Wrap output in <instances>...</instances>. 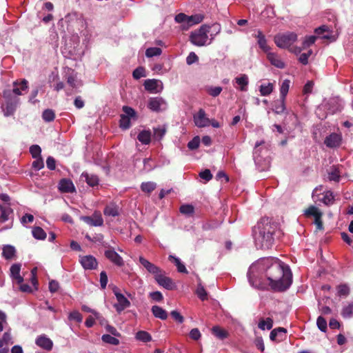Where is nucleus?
<instances>
[{"label":"nucleus","mask_w":353,"mask_h":353,"mask_svg":"<svg viewBox=\"0 0 353 353\" xmlns=\"http://www.w3.org/2000/svg\"><path fill=\"white\" fill-rule=\"evenodd\" d=\"M81 177L85 179L86 183L92 187L96 186L99 184V178L97 175L89 174L88 173H82Z\"/></svg>","instance_id":"obj_26"},{"label":"nucleus","mask_w":353,"mask_h":353,"mask_svg":"<svg viewBox=\"0 0 353 353\" xmlns=\"http://www.w3.org/2000/svg\"><path fill=\"white\" fill-rule=\"evenodd\" d=\"M222 91V88L220 86L216 87H210L208 88V93L212 97H216L219 96Z\"/></svg>","instance_id":"obj_51"},{"label":"nucleus","mask_w":353,"mask_h":353,"mask_svg":"<svg viewBox=\"0 0 353 353\" xmlns=\"http://www.w3.org/2000/svg\"><path fill=\"white\" fill-rule=\"evenodd\" d=\"M138 140L143 144H148L151 140V132L149 130L141 131L137 137Z\"/></svg>","instance_id":"obj_29"},{"label":"nucleus","mask_w":353,"mask_h":353,"mask_svg":"<svg viewBox=\"0 0 353 353\" xmlns=\"http://www.w3.org/2000/svg\"><path fill=\"white\" fill-rule=\"evenodd\" d=\"M341 314L344 319L353 317V301L347 302L342 307Z\"/></svg>","instance_id":"obj_23"},{"label":"nucleus","mask_w":353,"mask_h":353,"mask_svg":"<svg viewBox=\"0 0 353 353\" xmlns=\"http://www.w3.org/2000/svg\"><path fill=\"white\" fill-rule=\"evenodd\" d=\"M258 41L257 43L260 47V48L268 54L270 52V48L267 44V40L265 39V35L261 30L257 31V34L255 36Z\"/></svg>","instance_id":"obj_21"},{"label":"nucleus","mask_w":353,"mask_h":353,"mask_svg":"<svg viewBox=\"0 0 353 353\" xmlns=\"http://www.w3.org/2000/svg\"><path fill=\"white\" fill-rule=\"evenodd\" d=\"M103 213L106 216H117L119 214L118 208L113 204L108 205L105 208Z\"/></svg>","instance_id":"obj_36"},{"label":"nucleus","mask_w":353,"mask_h":353,"mask_svg":"<svg viewBox=\"0 0 353 353\" xmlns=\"http://www.w3.org/2000/svg\"><path fill=\"white\" fill-rule=\"evenodd\" d=\"M113 292L117 301V303L114 304V307L118 313H121L130 306V301L119 292L117 288L113 289Z\"/></svg>","instance_id":"obj_7"},{"label":"nucleus","mask_w":353,"mask_h":353,"mask_svg":"<svg viewBox=\"0 0 353 353\" xmlns=\"http://www.w3.org/2000/svg\"><path fill=\"white\" fill-rule=\"evenodd\" d=\"M32 236L39 240H44L46 238V232L41 227H34L32 230Z\"/></svg>","instance_id":"obj_34"},{"label":"nucleus","mask_w":353,"mask_h":353,"mask_svg":"<svg viewBox=\"0 0 353 353\" xmlns=\"http://www.w3.org/2000/svg\"><path fill=\"white\" fill-rule=\"evenodd\" d=\"M267 58L271 64L277 68L283 69L285 67V63L281 60L280 57L274 52H268Z\"/></svg>","instance_id":"obj_19"},{"label":"nucleus","mask_w":353,"mask_h":353,"mask_svg":"<svg viewBox=\"0 0 353 353\" xmlns=\"http://www.w3.org/2000/svg\"><path fill=\"white\" fill-rule=\"evenodd\" d=\"M258 327L261 330H270L273 327V320L269 317L266 319H261L259 322Z\"/></svg>","instance_id":"obj_31"},{"label":"nucleus","mask_w":353,"mask_h":353,"mask_svg":"<svg viewBox=\"0 0 353 353\" xmlns=\"http://www.w3.org/2000/svg\"><path fill=\"white\" fill-rule=\"evenodd\" d=\"M196 294L202 300L204 301L207 299V292L204 288L201 285L199 286L196 290Z\"/></svg>","instance_id":"obj_62"},{"label":"nucleus","mask_w":353,"mask_h":353,"mask_svg":"<svg viewBox=\"0 0 353 353\" xmlns=\"http://www.w3.org/2000/svg\"><path fill=\"white\" fill-rule=\"evenodd\" d=\"M35 343L41 348L48 351L51 350L53 346L52 340L46 335L39 336L36 339Z\"/></svg>","instance_id":"obj_16"},{"label":"nucleus","mask_w":353,"mask_h":353,"mask_svg":"<svg viewBox=\"0 0 353 353\" xmlns=\"http://www.w3.org/2000/svg\"><path fill=\"white\" fill-rule=\"evenodd\" d=\"M198 56L193 52H190L186 58V63L188 65H192L194 63L198 61Z\"/></svg>","instance_id":"obj_58"},{"label":"nucleus","mask_w":353,"mask_h":353,"mask_svg":"<svg viewBox=\"0 0 353 353\" xmlns=\"http://www.w3.org/2000/svg\"><path fill=\"white\" fill-rule=\"evenodd\" d=\"M275 230L276 226L271 223L269 218H262L254 230L256 246L262 250L270 249L274 242Z\"/></svg>","instance_id":"obj_2"},{"label":"nucleus","mask_w":353,"mask_h":353,"mask_svg":"<svg viewBox=\"0 0 353 353\" xmlns=\"http://www.w3.org/2000/svg\"><path fill=\"white\" fill-rule=\"evenodd\" d=\"M274 90V85L272 83L262 84L260 85L259 92L261 96H268Z\"/></svg>","instance_id":"obj_32"},{"label":"nucleus","mask_w":353,"mask_h":353,"mask_svg":"<svg viewBox=\"0 0 353 353\" xmlns=\"http://www.w3.org/2000/svg\"><path fill=\"white\" fill-rule=\"evenodd\" d=\"M193 120L198 128H205L210 124V119L207 117L203 109H200L196 114H194Z\"/></svg>","instance_id":"obj_10"},{"label":"nucleus","mask_w":353,"mask_h":353,"mask_svg":"<svg viewBox=\"0 0 353 353\" xmlns=\"http://www.w3.org/2000/svg\"><path fill=\"white\" fill-rule=\"evenodd\" d=\"M152 312L153 315L158 319L161 320H165L168 318L167 312L163 310L162 307L158 305H153L152 307Z\"/></svg>","instance_id":"obj_24"},{"label":"nucleus","mask_w":353,"mask_h":353,"mask_svg":"<svg viewBox=\"0 0 353 353\" xmlns=\"http://www.w3.org/2000/svg\"><path fill=\"white\" fill-rule=\"evenodd\" d=\"M162 53V50L160 48H149L145 51V56L147 57H152L154 56H159Z\"/></svg>","instance_id":"obj_47"},{"label":"nucleus","mask_w":353,"mask_h":353,"mask_svg":"<svg viewBox=\"0 0 353 353\" xmlns=\"http://www.w3.org/2000/svg\"><path fill=\"white\" fill-rule=\"evenodd\" d=\"M85 223L92 226H101L103 220L100 212H95L92 216H85L81 218Z\"/></svg>","instance_id":"obj_13"},{"label":"nucleus","mask_w":353,"mask_h":353,"mask_svg":"<svg viewBox=\"0 0 353 353\" xmlns=\"http://www.w3.org/2000/svg\"><path fill=\"white\" fill-rule=\"evenodd\" d=\"M148 107L154 112L163 111L167 108V103L161 97H152L149 99Z\"/></svg>","instance_id":"obj_9"},{"label":"nucleus","mask_w":353,"mask_h":353,"mask_svg":"<svg viewBox=\"0 0 353 353\" xmlns=\"http://www.w3.org/2000/svg\"><path fill=\"white\" fill-rule=\"evenodd\" d=\"M324 204L326 205H330L333 204L334 201V196L333 195L332 192L327 191L322 199Z\"/></svg>","instance_id":"obj_48"},{"label":"nucleus","mask_w":353,"mask_h":353,"mask_svg":"<svg viewBox=\"0 0 353 353\" xmlns=\"http://www.w3.org/2000/svg\"><path fill=\"white\" fill-rule=\"evenodd\" d=\"M297 40V34L294 32L279 34L274 37V41L280 48L289 49Z\"/></svg>","instance_id":"obj_4"},{"label":"nucleus","mask_w":353,"mask_h":353,"mask_svg":"<svg viewBox=\"0 0 353 353\" xmlns=\"http://www.w3.org/2000/svg\"><path fill=\"white\" fill-rule=\"evenodd\" d=\"M285 100L280 98L279 101L275 102L274 105V110L276 114H281L285 110Z\"/></svg>","instance_id":"obj_41"},{"label":"nucleus","mask_w":353,"mask_h":353,"mask_svg":"<svg viewBox=\"0 0 353 353\" xmlns=\"http://www.w3.org/2000/svg\"><path fill=\"white\" fill-rule=\"evenodd\" d=\"M123 114H121V119L119 121L120 128L123 130H127L130 128L131 123V119H136L137 114L135 110L131 107L124 105L122 108Z\"/></svg>","instance_id":"obj_5"},{"label":"nucleus","mask_w":353,"mask_h":353,"mask_svg":"<svg viewBox=\"0 0 353 353\" xmlns=\"http://www.w3.org/2000/svg\"><path fill=\"white\" fill-rule=\"evenodd\" d=\"M212 334L219 339H224L228 336V332L219 326H214L212 328Z\"/></svg>","instance_id":"obj_30"},{"label":"nucleus","mask_w":353,"mask_h":353,"mask_svg":"<svg viewBox=\"0 0 353 353\" xmlns=\"http://www.w3.org/2000/svg\"><path fill=\"white\" fill-rule=\"evenodd\" d=\"M42 118L46 122L52 121L55 118L54 112L51 109H46L43 112Z\"/></svg>","instance_id":"obj_45"},{"label":"nucleus","mask_w":353,"mask_h":353,"mask_svg":"<svg viewBox=\"0 0 353 353\" xmlns=\"http://www.w3.org/2000/svg\"><path fill=\"white\" fill-rule=\"evenodd\" d=\"M154 279L159 285L167 290H172L175 287L172 280L170 278L166 276L165 275V272L162 270L156 275Z\"/></svg>","instance_id":"obj_11"},{"label":"nucleus","mask_w":353,"mask_h":353,"mask_svg":"<svg viewBox=\"0 0 353 353\" xmlns=\"http://www.w3.org/2000/svg\"><path fill=\"white\" fill-rule=\"evenodd\" d=\"M204 19V17L203 14H197L192 16H188V23L190 24L191 26L198 24L201 23Z\"/></svg>","instance_id":"obj_46"},{"label":"nucleus","mask_w":353,"mask_h":353,"mask_svg":"<svg viewBox=\"0 0 353 353\" xmlns=\"http://www.w3.org/2000/svg\"><path fill=\"white\" fill-rule=\"evenodd\" d=\"M322 212L315 206L311 205L307 210H305V215L307 216H312L315 217L318 214H321Z\"/></svg>","instance_id":"obj_49"},{"label":"nucleus","mask_w":353,"mask_h":353,"mask_svg":"<svg viewBox=\"0 0 353 353\" xmlns=\"http://www.w3.org/2000/svg\"><path fill=\"white\" fill-rule=\"evenodd\" d=\"M263 273L270 281V286L274 291L283 292L292 284V275L289 266L277 258L260 259L250 267L248 276L251 281Z\"/></svg>","instance_id":"obj_1"},{"label":"nucleus","mask_w":353,"mask_h":353,"mask_svg":"<svg viewBox=\"0 0 353 353\" xmlns=\"http://www.w3.org/2000/svg\"><path fill=\"white\" fill-rule=\"evenodd\" d=\"M20 264H13L10 268V275L18 283H21L23 281V278L20 275Z\"/></svg>","instance_id":"obj_22"},{"label":"nucleus","mask_w":353,"mask_h":353,"mask_svg":"<svg viewBox=\"0 0 353 353\" xmlns=\"http://www.w3.org/2000/svg\"><path fill=\"white\" fill-rule=\"evenodd\" d=\"M143 85L145 89L151 92H159L163 89L162 82L157 79H147Z\"/></svg>","instance_id":"obj_14"},{"label":"nucleus","mask_w":353,"mask_h":353,"mask_svg":"<svg viewBox=\"0 0 353 353\" xmlns=\"http://www.w3.org/2000/svg\"><path fill=\"white\" fill-rule=\"evenodd\" d=\"M286 332H287V330L285 328H283V327L275 328L271 331L270 334V339L272 341L279 342L285 338Z\"/></svg>","instance_id":"obj_20"},{"label":"nucleus","mask_w":353,"mask_h":353,"mask_svg":"<svg viewBox=\"0 0 353 353\" xmlns=\"http://www.w3.org/2000/svg\"><path fill=\"white\" fill-rule=\"evenodd\" d=\"M316 39V37L315 36L305 37L303 41V48L304 49L312 46L314 43Z\"/></svg>","instance_id":"obj_53"},{"label":"nucleus","mask_w":353,"mask_h":353,"mask_svg":"<svg viewBox=\"0 0 353 353\" xmlns=\"http://www.w3.org/2000/svg\"><path fill=\"white\" fill-rule=\"evenodd\" d=\"M211 26L209 25H202L198 30L190 33V41L192 44L196 46H203L208 44V32Z\"/></svg>","instance_id":"obj_3"},{"label":"nucleus","mask_w":353,"mask_h":353,"mask_svg":"<svg viewBox=\"0 0 353 353\" xmlns=\"http://www.w3.org/2000/svg\"><path fill=\"white\" fill-rule=\"evenodd\" d=\"M79 261L85 270H94L98 265L97 259L92 255L83 256Z\"/></svg>","instance_id":"obj_15"},{"label":"nucleus","mask_w":353,"mask_h":353,"mask_svg":"<svg viewBox=\"0 0 353 353\" xmlns=\"http://www.w3.org/2000/svg\"><path fill=\"white\" fill-rule=\"evenodd\" d=\"M15 252L16 250L14 247L7 245H5L3 248L2 255L6 259H11L14 256Z\"/></svg>","instance_id":"obj_28"},{"label":"nucleus","mask_w":353,"mask_h":353,"mask_svg":"<svg viewBox=\"0 0 353 353\" xmlns=\"http://www.w3.org/2000/svg\"><path fill=\"white\" fill-rule=\"evenodd\" d=\"M330 104H334L336 105V107L334 108L332 110V112L333 113L336 112H338V111H341V110L343 108V101L339 99V97H335V98H332L330 100Z\"/></svg>","instance_id":"obj_40"},{"label":"nucleus","mask_w":353,"mask_h":353,"mask_svg":"<svg viewBox=\"0 0 353 353\" xmlns=\"http://www.w3.org/2000/svg\"><path fill=\"white\" fill-rule=\"evenodd\" d=\"M104 246L108 248V249L104 252L105 256L115 265L122 267L124 265V261L122 257L114 250V248L107 246L106 245H104Z\"/></svg>","instance_id":"obj_8"},{"label":"nucleus","mask_w":353,"mask_h":353,"mask_svg":"<svg viewBox=\"0 0 353 353\" xmlns=\"http://www.w3.org/2000/svg\"><path fill=\"white\" fill-rule=\"evenodd\" d=\"M328 179L330 181L338 182L340 179L339 170L336 168H334V170L329 173Z\"/></svg>","instance_id":"obj_57"},{"label":"nucleus","mask_w":353,"mask_h":353,"mask_svg":"<svg viewBox=\"0 0 353 353\" xmlns=\"http://www.w3.org/2000/svg\"><path fill=\"white\" fill-rule=\"evenodd\" d=\"M265 141H258L255 143L253 152V159L256 163H258L260 161L259 157L261 156V153L262 152V150L263 149Z\"/></svg>","instance_id":"obj_27"},{"label":"nucleus","mask_w":353,"mask_h":353,"mask_svg":"<svg viewBox=\"0 0 353 353\" xmlns=\"http://www.w3.org/2000/svg\"><path fill=\"white\" fill-rule=\"evenodd\" d=\"M342 143V137L336 133H332L324 140L325 145L330 148H339Z\"/></svg>","instance_id":"obj_12"},{"label":"nucleus","mask_w":353,"mask_h":353,"mask_svg":"<svg viewBox=\"0 0 353 353\" xmlns=\"http://www.w3.org/2000/svg\"><path fill=\"white\" fill-rule=\"evenodd\" d=\"M350 294V288L346 284H341L337 286V295L339 296H347Z\"/></svg>","instance_id":"obj_43"},{"label":"nucleus","mask_w":353,"mask_h":353,"mask_svg":"<svg viewBox=\"0 0 353 353\" xmlns=\"http://www.w3.org/2000/svg\"><path fill=\"white\" fill-rule=\"evenodd\" d=\"M59 190L61 192L72 193L75 191V188L70 179H62L59 183Z\"/></svg>","instance_id":"obj_17"},{"label":"nucleus","mask_w":353,"mask_h":353,"mask_svg":"<svg viewBox=\"0 0 353 353\" xmlns=\"http://www.w3.org/2000/svg\"><path fill=\"white\" fill-rule=\"evenodd\" d=\"M69 320L74 321L78 323H81L82 321V315L78 311H73L69 314Z\"/></svg>","instance_id":"obj_54"},{"label":"nucleus","mask_w":353,"mask_h":353,"mask_svg":"<svg viewBox=\"0 0 353 353\" xmlns=\"http://www.w3.org/2000/svg\"><path fill=\"white\" fill-rule=\"evenodd\" d=\"M139 262L150 273L154 274V277L161 271L159 268L143 256L139 257Z\"/></svg>","instance_id":"obj_18"},{"label":"nucleus","mask_w":353,"mask_h":353,"mask_svg":"<svg viewBox=\"0 0 353 353\" xmlns=\"http://www.w3.org/2000/svg\"><path fill=\"white\" fill-rule=\"evenodd\" d=\"M154 138L157 140H161L164 137L166 133L167 128L165 125L159 126L157 128H154Z\"/></svg>","instance_id":"obj_35"},{"label":"nucleus","mask_w":353,"mask_h":353,"mask_svg":"<svg viewBox=\"0 0 353 353\" xmlns=\"http://www.w3.org/2000/svg\"><path fill=\"white\" fill-rule=\"evenodd\" d=\"M13 210L10 208L3 210L0 216V221L4 223L9 219V215L12 214Z\"/></svg>","instance_id":"obj_55"},{"label":"nucleus","mask_w":353,"mask_h":353,"mask_svg":"<svg viewBox=\"0 0 353 353\" xmlns=\"http://www.w3.org/2000/svg\"><path fill=\"white\" fill-rule=\"evenodd\" d=\"M108 281V276L105 272L102 271L100 273V285L102 289H105L106 288Z\"/></svg>","instance_id":"obj_60"},{"label":"nucleus","mask_w":353,"mask_h":353,"mask_svg":"<svg viewBox=\"0 0 353 353\" xmlns=\"http://www.w3.org/2000/svg\"><path fill=\"white\" fill-rule=\"evenodd\" d=\"M290 85V81L289 79H285L280 88V98L283 99H285V97L288 94V92L289 91Z\"/></svg>","instance_id":"obj_33"},{"label":"nucleus","mask_w":353,"mask_h":353,"mask_svg":"<svg viewBox=\"0 0 353 353\" xmlns=\"http://www.w3.org/2000/svg\"><path fill=\"white\" fill-rule=\"evenodd\" d=\"M132 76L135 79H139L145 76V70L140 67L133 71Z\"/></svg>","instance_id":"obj_59"},{"label":"nucleus","mask_w":353,"mask_h":353,"mask_svg":"<svg viewBox=\"0 0 353 353\" xmlns=\"http://www.w3.org/2000/svg\"><path fill=\"white\" fill-rule=\"evenodd\" d=\"M47 168L50 170H54L56 168L55 159L52 157H48L46 160Z\"/></svg>","instance_id":"obj_63"},{"label":"nucleus","mask_w":353,"mask_h":353,"mask_svg":"<svg viewBox=\"0 0 353 353\" xmlns=\"http://www.w3.org/2000/svg\"><path fill=\"white\" fill-rule=\"evenodd\" d=\"M44 167L43 161L41 157L37 158L32 163V168L36 170H40Z\"/></svg>","instance_id":"obj_61"},{"label":"nucleus","mask_w":353,"mask_h":353,"mask_svg":"<svg viewBox=\"0 0 353 353\" xmlns=\"http://www.w3.org/2000/svg\"><path fill=\"white\" fill-rule=\"evenodd\" d=\"M170 260H172L177 268V270L181 273H188L185 266L181 262L180 259L172 255L169 256Z\"/></svg>","instance_id":"obj_37"},{"label":"nucleus","mask_w":353,"mask_h":353,"mask_svg":"<svg viewBox=\"0 0 353 353\" xmlns=\"http://www.w3.org/2000/svg\"><path fill=\"white\" fill-rule=\"evenodd\" d=\"M13 88L12 90H8L3 92V97L6 99H9L11 97L12 93L19 96L22 94L23 91H26L28 88V81L26 79H22L20 81H15L12 83Z\"/></svg>","instance_id":"obj_6"},{"label":"nucleus","mask_w":353,"mask_h":353,"mask_svg":"<svg viewBox=\"0 0 353 353\" xmlns=\"http://www.w3.org/2000/svg\"><path fill=\"white\" fill-rule=\"evenodd\" d=\"M235 82L239 86L241 91H247V87L249 83L248 77L246 74H241L235 78Z\"/></svg>","instance_id":"obj_25"},{"label":"nucleus","mask_w":353,"mask_h":353,"mask_svg":"<svg viewBox=\"0 0 353 353\" xmlns=\"http://www.w3.org/2000/svg\"><path fill=\"white\" fill-rule=\"evenodd\" d=\"M199 176L201 179H205L207 181H209L212 178V175L208 169L200 172Z\"/></svg>","instance_id":"obj_64"},{"label":"nucleus","mask_w":353,"mask_h":353,"mask_svg":"<svg viewBox=\"0 0 353 353\" xmlns=\"http://www.w3.org/2000/svg\"><path fill=\"white\" fill-rule=\"evenodd\" d=\"M101 339L104 343L110 345H117L119 344V340L110 334H103Z\"/></svg>","instance_id":"obj_44"},{"label":"nucleus","mask_w":353,"mask_h":353,"mask_svg":"<svg viewBox=\"0 0 353 353\" xmlns=\"http://www.w3.org/2000/svg\"><path fill=\"white\" fill-rule=\"evenodd\" d=\"M156 187L157 184L154 182L150 181L142 183L141 185V190L146 193L152 192L153 190H154Z\"/></svg>","instance_id":"obj_39"},{"label":"nucleus","mask_w":353,"mask_h":353,"mask_svg":"<svg viewBox=\"0 0 353 353\" xmlns=\"http://www.w3.org/2000/svg\"><path fill=\"white\" fill-rule=\"evenodd\" d=\"M200 143V138L199 137H194L188 144V147L190 150H195L199 148Z\"/></svg>","instance_id":"obj_56"},{"label":"nucleus","mask_w":353,"mask_h":353,"mask_svg":"<svg viewBox=\"0 0 353 353\" xmlns=\"http://www.w3.org/2000/svg\"><path fill=\"white\" fill-rule=\"evenodd\" d=\"M136 339L145 343L152 341L151 335L146 331H139L136 334Z\"/></svg>","instance_id":"obj_38"},{"label":"nucleus","mask_w":353,"mask_h":353,"mask_svg":"<svg viewBox=\"0 0 353 353\" xmlns=\"http://www.w3.org/2000/svg\"><path fill=\"white\" fill-rule=\"evenodd\" d=\"M179 210L181 214L186 216H192L194 212V208L193 205L189 204L182 205L180 207Z\"/></svg>","instance_id":"obj_42"},{"label":"nucleus","mask_w":353,"mask_h":353,"mask_svg":"<svg viewBox=\"0 0 353 353\" xmlns=\"http://www.w3.org/2000/svg\"><path fill=\"white\" fill-rule=\"evenodd\" d=\"M316 324L319 329L322 332H325L327 330V321L326 320L322 317L319 316L316 320Z\"/></svg>","instance_id":"obj_52"},{"label":"nucleus","mask_w":353,"mask_h":353,"mask_svg":"<svg viewBox=\"0 0 353 353\" xmlns=\"http://www.w3.org/2000/svg\"><path fill=\"white\" fill-rule=\"evenodd\" d=\"M30 152L33 158L40 157L41 149L38 145H33L30 148Z\"/></svg>","instance_id":"obj_50"}]
</instances>
